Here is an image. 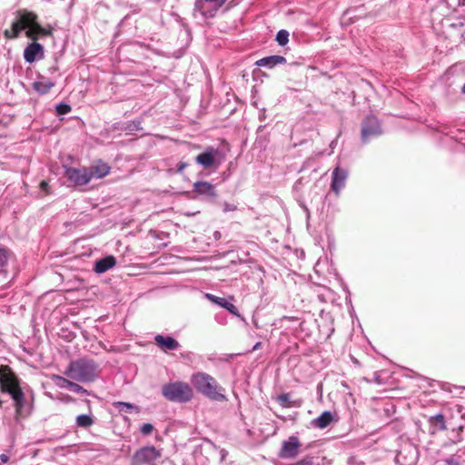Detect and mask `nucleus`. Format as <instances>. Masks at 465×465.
<instances>
[{"instance_id":"f257e3e1","label":"nucleus","mask_w":465,"mask_h":465,"mask_svg":"<svg viewBox=\"0 0 465 465\" xmlns=\"http://www.w3.org/2000/svg\"><path fill=\"white\" fill-rule=\"evenodd\" d=\"M26 30L25 35L35 41L41 35H49L51 31L42 27L37 23V15L26 9L18 10L11 25V29L4 31V35L7 39L17 38L21 32Z\"/></svg>"},{"instance_id":"f03ea898","label":"nucleus","mask_w":465,"mask_h":465,"mask_svg":"<svg viewBox=\"0 0 465 465\" xmlns=\"http://www.w3.org/2000/svg\"><path fill=\"white\" fill-rule=\"evenodd\" d=\"M190 381L200 394L214 401H227L225 389L210 374L203 371L193 373Z\"/></svg>"},{"instance_id":"7ed1b4c3","label":"nucleus","mask_w":465,"mask_h":465,"mask_svg":"<svg viewBox=\"0 0 465 465\" xmlns=\"http://www.w3.org/2000/svg\"><path fill=\"white\" fill-rule=\"evenodd\" d=\"M100 373L98 364L89 359L82 358L70 362L64 371V375L78 382H92Z\"/></svg>"},{"instance_id":"20e7f679","label":"nucleus","mask_w":465,"mask_h":465,"mask_svg":"<svg viewBox=\"0 0 465 465\" xmlns=\"http://www.w3.org/2000/svg\"><path fill=\"white\" fill-rule=\"evenodd\" d=\"M163 396L173 402H188L193 399V391L184 381H173L166 383L162 388Z\"/></svg>"},{"instance_id":"39448f33","label":"nucleus","mask_w":465,"mask_h":465,"mask_svg":"<svg viewBox=\"0 0 465 465\" xmlns=\"http://www.w3.org/2000/svg\"><path fill=\"white\" fill-rule=\"evenodd\" d=\"M161 456V450L154 446H145L134 452L132 457V465H155V460Z\"/></svg>"},{"instance_id":"423d86ee","label":"nucleus","mask_w":465,"mask_h":465,"mask_svg":"<svg viewBox=\"0 0 465 465\" xmlns=\"http://www.w3.org/2000/svg\"><path fill=\"white\" fill-rule=\"evenodd\" d=\"M226 0H195L193 12H198L204 18H213Z\"/></svg>"},{"instance_id":"0eeeda50","label":"nucleus","mask_w":465,"mask_h":465,"mask_svg":"<svg viewBox=\"0 0 465 465\" xmlns=\"http://www.w3.org/2000/svg\"><path fill=\"white\" fill-rule=\"evenodd\" d=\"M381 134V128L379 120L374 115H368L362 122L361 140L367 143L370 138L378 136Z\"/></svg>"},{"instance_id":"6e6552de","label":"nucleus","mask_w":465,"mask_h":465,"mask_svg":"<svg viewBox=\"0 0 465 465\" xmlns=\"http://www.w3.org/2000/svg\"><path fill=\"white\" fill-rule=\"evenodd\" d=\"M302 443L298 437L290 436L283 440L279 451V457L282 459H294L298 456Z\"/></svg>"},{"instance_id":"1a4fd4ad","label":"nucleus","mask_w":465,"mask_h":465,"mask_svg":"<svg viewBox=\"0 0 465 465\" xmlns=\"http://www.w3.org/2000/svg\"><path fill=\"white\" fill-rule=\"evenodd\" d=\"M0 387L3 392L12 393L22 391L19 385V381L15 373L8 371L3 372V367L0 368Z\"/></svg>"},{"instance_id":"9d476101","label":"nucleus","mask_w":465,"mask_h":465,"mask_svg":"<svg viewBox=\"0 0 465 465\" xmlns=\"http://www.w3.org/2000/svg\"><path fill=\"white\" fill-rule=\"evenodd\" d=\"M65 176L75 185H85L91 181L90 174L85 167H67L65 169Z\"/></svg>"},{"instance_id":"9b49d317","label":"nucleus","mask_w":465,"mask_h":465,"mask_svg":"<svg viewBox=\"0 0 465 465\" xmlns=\"http://www.w3.org/2000/svg\"><path fill=\"white\" fill-rule=\"evenodd\" d=\"M218 155V150L214 148H208L203 153L198 154L195 157V162L203 166L204 169L211 167H217L219 165V162L216 161V157Z\"/></svg>"},{"instance_id":"f8f14e48","label":"nucleus","mask_w":465,"mask_h":465,"mask_svg":"<svg viewBox=\"0 0 465 465\" xmlns=\"http://www.w3.org/2000/svg\"><path fill=\"white\" fill-rule=\"evenodd\" d=\"M348 178V171L337 166L332 171L331 189L336 194H339L341 190L345 186Z\"/></svg>"},{"instance_id":"ddd939ff","label":"nucleus","mask_w":465,"mask_h":465,"mask_svg":"<svg viewBox=\"0 0 465 465\" xmlns=\"http://www.w3.org/2000/svg\"><path fill=\"white\" fill-rule=\"evenodd\" d=\"M52 380L54 381L55 385L61 389H68L71 391L78 393V394H85V395L89 394L87 390H85L83 386H81L64 377H62L59 375H54Z\"/></svg>"},{"instance_id":"4468645a","label":"nucleus","mask_w":465,"mask_h":465,"mask_svg":"<svg viewBox=\"0 0 465 465\" xmlns=\"http://www.w3.org/2000/svg\"><path fill=\"white\" fill-rule=\"evenodd\" d=\"M193 192L204 196L207 200L213 201L216 198L215 186L209 182L197 181L193 183Z\"/></svg>"},{"instance_id":"2eb2a0df","label":"nucleus","mask_w":465,"mask_h":465,"mask_svg":"<svg viewBox=\"0 0 465 465\" xmlns=\"http://www.w3.org/2000/svg\"><path fill=\"white\" fill-rule=\"evenodd\" d=\"M87 170L90 174V180H92L94 178L101 179L105 177L110 173L111 168L107 163L98 161L87 168Z\"/></svg>"},{"instance_id":"dca6fc26","label":"nucleus","mask_w":465,"mask_h":465,"mask_svg":"<svg viewBox=\"0 0 465 465\" xmlns=\"http://www.w3.org/2000/svg\"><path fill=\"white\" fill-rule=\"evenodd\" d=\"M44 47L41 44L33 42L29 44L24 51V58L25 62L32 64L34 63L39 54H42Z\"/></svg>"},{"instance_id":"f3484780","label":"nucleus","mask_w":465,"mask_h":465,"mask_svg":"<svg viewBox=\"0 0 465 465\" xmlns=\"http://www.w3.org/2000/svg\"><path fill=\"white\" fill-rule=\"evenodd\" d=\"M116 265V259L113 255H107L95 262L94 271L96 273H104Z\"/></svg>"},{"instance_id":"a211bd4d","label":"nucleus","mask_w":465,"mask_h":465,"mask_svg":"<svg viewBox=\"0 0 465 465\" xmlns=\"http://www.w3.org/2000/svg\"><path fill=\"white\" fill-rule=\"evenodd\" d=\"M154 341L156 344L164 351H174L177 350L180 346L179 342L174 338L170 336H163L158 334L154 337Z\"/></svg>"},{"instance_id":"6ab92c4d","label":"nucleus","mask_w":465,"mask_h":465,"mask_svg":"<svg viewBox=\"0 0 465 465\" xmlns=\"http://www.w3.org/2000/svg\"><path fill=\"white\" fill-rule=\"evenodd\" d=\"M285 63V57L282 55H271L259 59L258 61H256L255 64L259 67H267L269 69H272L278 64H284Z\"/></svg>"},{"instance_id":"aec40b11","label":"nucleus","mask_w":465,"mask_h":465,"mask_svg":"<svg viewBox=\"0 0 465 465\" xmlns=\"http://www.w3.org/2000/svg\"><path fill=\"white\" fill-rule=\"evenodd\" d=\"M205 297L212 302L218 304L219 306L226 309L228 312H230L232 314L238 316L239 311L236 308L235 305L232 303L228 302L224 298L215 296L212 293H206Z\"/></svg>"},{"instance_id":"412c9836","label":"nucleus","mask_w":465,"mask_h":465,"mask_svg":"<svg viewBox=\"0 0 465 465\" xmlns=\"http://www.w3.org/2000/svg\"><path fill=\"white\" fill-rule=\"evenodd\" d=\"M333 414L329 411H325L318 418L312 420V424L316 428L325 429L333 421Z\"/></svg>"},{"instance_id":"4be33fe9","label":"nucleus","mask_w":465,"mask_h":465,"mask_svg":"<svg viewBox=\"0 0 465 465\" xmlns=\"http://www.w3.org/2000/svg\"><path fill=\"white\" fill-rule=\"evenodd\" d=\"M12 399L15 401L16 415L23 416L25 411V398L22 391L12 393Z\"/></svg>"},{"instance_id":"5701e85b","label":"nucleus","mask_w":465,"mask_h":465,"mask_svg":"<svg viewBox=\"0 0 465 465\" xmlns=\"http://www.w3.org/2000/svg\"><path fill=\"white\" fill-rule=\"evenodd\" d=\"M54 85V82L43 79L34 83V89L41 94H47Z\"/></svg>"},{"instance_id":"b1692460","label":"nucleus","mask_w":465,"mask_h":465,"mask_svg":"<svg viewBox=\"0 0 465 465\" xmlns=\"http://www.w3.org/2000/svg\"><path fill=\"white\" fill-rule=\"evenodd\" d=\"M75 423L80 428L87 429L94 423V420L91 415L81 414L76 417Z\"/></svg>"},{"instance_id":"393cba45","label":"nucleus","mask_w":465,"mask_h":465,"mask_svg":"<svg viewBox=\"0 0 465 465\" xmlns=\"http://www.w3.org/2000/svg\"><path fill=\"white\" fill-rule=\"evenodd\" d=\"M114 405L119 410V411L131 412L132 410H134L136 413L140 412V408L132 403L117 401L114 402Z\"/></svg>"},{"instance_id":"a878e982","label":"nucleus","mask_w":465,"mask_h":465,"mask_svg":"<svg viewBox=\"0 0 465 465\" xmlns=\"http://www.w3.org/2000/svg\"><path fill=\"white\" fill-rule=\"evenodd\" d=\"M430 423L434 425H439L440 430H446L445 419L442 414H436L435 416L430 417Z\"/></svg>"},{"instance_id":"bb28decb","label":"nucleus","mask_w":465,"mask_h":465,"mask_svg":"<svg viewBox=\"0 0 465 465\" xmlns=\"http://www.w3.org/2000/svg\"><path fill=\"white\" fill-rule=\"evenodd\" d=\"M276 41L280 45H285L289 41V32L283 29L280 30L276 35Z\"/></svg>"},{"instance_id":"cd10ccee","label":"nucleus","mask_w":465,"mask_h":465,"mask_svg":"<svg viewBox=\"0 0 465 465\" xmlns=\"http://www.w3.org/2000/svg\"><path fill=\"white\" fill-rule=\"evenodd\" d=\"M277 401L282 407H290V395L288 393L280 394L277 397Z\"/></svg>"},{"instance_id":"c85d7f7f","label":"nucleus","mask_w":465,"mask_h":465,"mask_svg":"<svg viewBox=\"0 0 465 465\" xmlns=\"http://www.w3.org/2000/svg\"><path fill=\"white\" fill-rule=\"evenodd\" d=\"M71 111V106L65 103H61L56 105V112L58 114H66Z\"/></svg>"},{"instance_id":"c756f323","label":"nucleus","mask_w":465,"mask_h":465,"mask_svg":"<svg viewBox=\"0 0 465 465\" xmlns=\"http://www.w3.org/2000/svg\"><path fill=\"white\" fill-rule=\"evenodd\" d=\"M8 261V252L5 248H0V267L5 266Z\"/></svg>"},{"instance_id":"7c9ffc66","label":"nucleus","mask_w":465,"mask_h":465,"mask_svg":"<svg viewBox=\"0 0 465 465\" xmlns=\"http://www.w3.org/2000/svg\"><path fill=\"white\" fill-rule=\"evenodd\" d=\"M153 430V426L151 423H144L141 427V432L143 435H149Z\"/></svg>"},{"instance_id":"2f4dec72","label":"nucleus","mask_w":465,"mask_h":465,"mask_svg":"<svg viewBox=\"0 0 465 465\" xmlns=\"http://www.w3.org/2000/svg\"><path fill=\"white\" fill-rule=\"evenodd\" d=\"M292 465H312V459L311 457H305Z\"/></svg>"},{"instance_id":"473e14b6","label":"nucleus","mask_w":465,"mask_h":465,"mask_svg":"<svg viewBox=\"0 0 465 465\" xmlns=\"http://www.w3.org/2000/svg\"><path fill=\"white\" fill-rule=\"evenodd\" d=\"M445 465H460L459 460L454 457L450 456L444 460Z\"/></svg>"},{"instance_id":"72a5a7b5","label":"nucleus","mask_w":465,"mask_h":465,"mask_svg":"<svg viewBox=\"0 0 465 465\" xmlns=\"http://www.w3.org/2000/svg\"><path fill=\"white\" fill-rule=\"evenodd\" d=\"M223 210L224 213L235 211L236 210V205L231 204L229 203H224L223 204Z\"/></svg>"},{"instance_id":"f704fd0d","label":"nucleus","mask_w":465,"mask_h":465,"mask_svg":"<svg viewBox=\"0 0 465 465\" xmlns=\"http://www.w3.org/2000/svg\"><path fill=\"white\" fill-rule=\"evenodd\" d=\"M188 166V163H184V162H180L178 164H177V173H182L183 171Z\"/></svg>"},{"instance_id":"c9c22d12","label":"nucleus","mask_w":465,"mask_h":465,"mask_svg":"<svg viewBox=\"0 0 465 465\" xmlns=\"http://www.w3.org/2000/svg\"><path fill=\"white\" fill-rule=\"evenodd\" d=\"M0 460L3 463H6L9 460V456L7 454L3 453V454L0 455Z\"/></svg>"},{"instance_id":"e433bc0d","label":"nucleus","mask_w":465,"mask_h":465,"mask_svg":"<svg viewBox=\"0 0 465 465\" xmlns=\"http://www.w3.org/2000/svg\"><path fill=\"white\" fill-rule=\"evenodd\" d=\"M40 187H41V189H43V190L46 191V190H47V187H48V183H47V182H45V181H42V182H41V183H40Z\"/></svg>"},{"instance_id":"4c0bfd02","label":"nucleus","mask_w":465,"mask_h":465,"mask_svg":"<svg viewBox=\"0 0 465 465\" xmlns=\"http://www.w3.org/2000/svg\"><path fill=\"white\" fill-rule=\"evenodd\" d=\"M262 346V342L258 341L254 344V346L252 347V351H256L258 349H260Z\"/></svg>"},{"instance_id":"58836bf2","label":"nucleus","mask_w":465,"mask_h":465,"mask_svg":"<svg viewBox=\"0 0 465 465\" xmlns=\"http://www.w3.org/2000/svg\"><path fill=\"white\" fill-rule=\"evenodd\" d=\"M462 4L465 5V0H462Z\"/></svg>"}]
</instances>
